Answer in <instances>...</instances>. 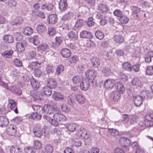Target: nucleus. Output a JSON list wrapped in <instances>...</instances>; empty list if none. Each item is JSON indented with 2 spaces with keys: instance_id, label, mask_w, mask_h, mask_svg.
Here are the masks:
<instances>
[{
  "instance_id": "obj_62",
  "label": "nucleus",
  "mask_w": 153,
  "mask_h": 153,
  "mask_svg": "<svg viewBox=\"0 0 153 153\" xmlns=\"http://www.w3.org/2000/svg\"><path fill=\"white\" fill-rule=\"evenodd\" d=\"M62 37H56L55 38V42L54 43L56 46H59L61 43L62 42Z\"/></svg>"
},
{
  "instance_id": "obj_63",
  "label": "nucleus",
  "mask_w": 153,
  "mask_h": 153,
  "mask_svg": "<svg viewBox=\"0 0 153 153\" xmlns=\"http://www.w3.org/2000/svg\"><path fill=\"white\" fill-rule=\"evenodd\" d=\"M84 23V21L83 19H79L76 21L75 26L77 27H81L83 25Z\"/></svg>"
},
{
  "instance_id": "obj_24",
  "label": "nucleus",
  "mask_w": 153,
  "mask_h": 153,
  "mask_svg": "<svg viewBox=\"0 0 153 153\" xmlns=\"http://www.w3.org/2000/svg\"><path fill=\"white\" fill-rule=\"evenodd\" d=\"M61 53L63 57L65 58H68L70 56L71 52L69 49L64 48L61 51Z\"/></svg>"
},
{
  "instance_id": "obj_47",
  "label": "nucleus",
  "mask_w": 153,
  "mask_h": 153,
  "mask_svg": "<svg viewBox=\"0 0 153 153\" xmlns=\"http://www.w3.org/2000/svg\"><path fill=\"white\" fill-rule=\"evenodd\" d=\"M95 34L96 38L100 40L102 39L104 37L103 33L99 30L96 31Z\"/></svg>"
},
{
  "instance_id": "obj_33",
  "label": "nucleus",
  "mask_w": 153,
  "mask_h": 153,
  "mask_svg": "<svg viewBox=\"0 0 153 153\" xmlns=\"http://www.w3.org/2000/svg\"><path fill=\"white\" fill-rule=\"evenodd\" d=\"M140 95H142L143 98H146V99H151L152 96L150 93H149L148 91H142L140 93Z\"/></svg>"
},
{
  "instance_id": "obj_25",
  "label": "nucleus",
  "mask_w": 153,
  "mask_h": 153,
  "mask_svg": "<svg viewBox=\"0 0 153 153\" xmlns=\"http://www.w3.org/2000/svg\"><path fill=\"white\" fill-rule=\"evenodd\" d=\"M40 65V63L38 62H33L29 64L27 68L29 69V70L31 71L33 69H35L37 68Z\"/></svg>"
},
{
  "instance_id": "obj_17",
  "label": "nucleus",
  "mask_w": 153,
  "mask_h": 153,
  "mask_svg": "<svg viewBox=\"0 0 153 153\" xmlns=\"http://www.w3.org/2000/svg\"><path fill=\"white\" fill-rule=\"evenodd\" d=\"M35 49L33 48L29 50L27 54V58L28 59H31L34 58L36 56Z\"/></svg>"
},
{
  "instance_id": "obj_29",
  "label": "nucleus",
  "mask_w": 153,
  "mask_h": 153,
  "mask_svg": "<svg viewBox=\"0 0 153 153\" xmlns=\"http://www.w3.org/2000/svg\"><path fill=\"white\" fill-rule=\"evenodd\" d=\"M68 36L70 39L74 41L77 40L78 38V33L76 32L70 31L68 34Z\"/></svg>"
},
{
  "instance_id": "obj_13",
  "label": "nucleus",
  "mask_w": 153,
  "mask_h": 153,
  "mask_svg": "<svg viewBox=\"0 0 153 153\" xmlns=\"http://www.w3.org/2000/svg\"><path fill=\"white\" fill-rule=\"evenodd\" d=\"M68 6L66 0H60L59 4V8L61 11L66 10Z\"/></svg>"
},
{
  "instance_id": "obj_56",
  "label": "nucleus",
  "mask_w": 153,
  "mask_h": 153,
  "mask_svg": "<svg viewBox=\"0 0 153 153\" xmlns=\"http://www.w3.org/2000/svg\"><path fill=\"white\" fill-rule=\"evenodd\" d=\"M7 3L8 6L11 7H15L17 4V1L15 0H9Z\"/></svg>"
},
{
  "instance_id": "obj_41",
  "label": "nucleus",
  "mask_w": 153,
  "mask_h": 153,
  "mask_svg": "<svg viewBox=\"0 0 153 153\" xmlns=\"http://www.w3.org/2000/svg\"><path fill=\"white\" fill-rule=\"evenodd\" d=\"M102 73L105 76H109L111 74V70L108 67L104 68L102 70Z\"/></svg>"
},
{
  "instance_id": "obj_5",
  "label": "nucleus",
  "mask_w": 153,
  "mask_h": 153,
  "mask_svg": "<svg viewBox=\"0 0 153 153\" xmlns=\"http://www.w3.org/2000/svg\"><path fill=\"white\" fill-rule=\"evenodd\" d=\"M115 80L113 79L106 80L104 82V85L106 89H112L115 84Z\"/></svg>"
},
{
  "instance_id": "obj_28",
  "label": "nucleus",
  "mask_w": 153,
  "mask_h": 153,
  "mask_svg": "<svg viewBox=\"0 0 153 153\" xmlns=\"http://www.w3.org/2000/svg\"><path fill=\"white\" fill-rule=\"evenodd\" d=\"M131 83L132 85H136L140 87H142L143 85V83L139 79L137 78H134L131 81Z\"/></svg>"
},
{
  "instance_id": "obj_2",
  "label": "nucleus",
  "mask_w": 153,
  "mask_h": 153,
  "mask_svg": "<svg viewBox=\"0 0 153 153\" xmlns=\"http://www.w3.org/2000/svg\"><path fill=\"white\" fill-rule=\"evenodd\" d=\"M44 108L45 110V112L48 114H54L56 112L58 111L56 107H54L52 105H45L44 106Z\"/></svg>"
},
{
  "instance_id": "obj_52",
  "label": "nucleus",
  "mask_w": 153,
  "mask_h": 153,
  "mask_svg": "<svg viewBox=\"0 0 153 153\" xmlns=\"http://www.w3.org/2000/svg\"><path fill=\"white\" fill-rule=\"evenodd\" d=\"M16 49L19 52H22L25 50L24 45L21 43H17L16 45Z\"/></svg>"
},
{
  "instance_id": "obj_37",
  "label": "nucleus",
  "mask_w": 153,
  "mask_h": 153,
  "mask_svg": "<svg viewBox=\"0 0 153 153\" xmlns=\"http://www.w3.org/2000/svg\"><path fill=\"white\" fill-rule=\"evenodd\" d=\"M23 21V19L21 17H16L11 22V24L14 25H19Z\"/></svg>"
},
{
  "instance_id": "obj_39",
  "label": "nucleus",
  "mask_w": 153,
  "mask_h": 153,
  "mask_svg": "<svg viewBox=\"0 0 153 153\" xmlns=\"http://www.w3.org/2000/svg\"><path fill=\"white\" fill-rule=\"evenodd\" d=\"M153 57V51H151L147 53L146 56L144 57L146 62H149L152 60V57Z\"/></svg>"
},
{
  "instance_id": "obj_51",
  "label": "nucleus",
  "mask_w": 153,
  "mask_h": 153,
  "mask_svg": "<svg viewBox=\"0 0 153 153\" xmlns=\"http://www.w3.org/2000/svg\"><path fill=\"white\" fill-rule=\"evenodd\" d=\"M10 153H22L21 149L19 148H16L14 146L10 147Z\"/></svg>"
},
{
  "instance_id": "obj_30",
  "label": "nucleus",
  "mask_w": 153,
  "mask_h": 153,
  "mask_svg": "<svg viewBox=\"0 0 153 153\" xmlns=\"http://www.w3.org/2000/svg\"><path fill=\"white\" fill-rule=\"evenodd\" d=\"M53 5L51 3H48L47 4H43L41 7V9L42 10L46 9L48 11H51L53 8Z\"/></svg>"
},
{
  "instance_id": "obj_11",
  "label": "nucleus",
  "mask_w": 153,
  "mask_h": 153,
  "mask_svg": "<svg viewBox=\"0 0 153 153\" xmlns=\"http://www.w3.org/2000/svg\"><path fill=\"white\" fill-rule=\"evenodd\" d=\"M91 62L92 66L94 68H97L100 65V61L98 58L94 56L91 58Z\"/></svg>"
},
{
  "instance_id": "obj_38",
  "label": "nucleus",
  "mask_w": 153,
  "mask_h": 153,
  "mask_svg": "<svg viewBox=\"0 0 153 153\" xmlns=\"http://www.w3.org/2000/svg\"><path fill=\"white\" fill-rule=\"evenodd\" d=\"M22 30L26 36H29L33 32V29L29 27L23 28Z\"/></svg>"
},
{
  "instance_id": "obj_19",
  "label": "nucleus",
  "mask_w": 153,
  "mask_h": 153,
  "mask_svg": "<svg viewBox=\"0 0 153 153\" xmlns=\"http://www.w3.org/2000/svg\"><path fill=\"white\" fill-rule=\"evenodd\" d=\"M58 18L57 16L55 14L50 15L47 19L49 23L52 24H55L57 22Z\"/></svg>"
},
{
  "instance_id": "obj_15",
  "label": "nucleus",
  "mask_w": 153,
  "mask_h": 153,
  "mask_svg": "<svg viewBox=\"0 0 153 153\" xmlns=\"http://www.w3.org/2000/svg\"><path fill=\"white\" fill-rule=\"evenodd\" d=\"M115 87L117 90L121 94H123L125 91V89L123 84L120 82H117L116 83Z\"/></svg>"
},
{
  "instance_id": "obj_57",
  "label": "nucleus",
  "mask_w": 153,
  "mask_h": 153,
  "mask_svg": "<svg viewBox=\"0 0 153 153\" xmlns=\"http://www.w3.org/2000/svg\"><path fill=\"white\" fill-rule=\"evenodd\" d=\"M118 20L121 23L125 24L128 23L129 19L127 17L123 15Z\"/></svg>"
},
{
  "instance_id": "obj_42",
  "label": "nucleus",
  "mask_w": 153,
  "mask_h": 153,
  "mask_svg": "<svg viewBox=\"0 0 153 153\" xmlns=\"http://www.w3.org/2000/svg\"><path fill=\"white\" fill-rule=\"evenodd\" d=\"M29 41L33 43L34 45L36 46L39 45V43L38 36L37 35L34 36L32 37L29 39Z\"/></svg>"
},
{
  "instance_id": "obj_36",
  "label": "nucleus",
  "mask_w": 153,
  "mask_h": 153,
  "mask_svg": "<svg viewBox=\"0 0 153 153\" xmlns=\"http://www.w3.org/2000/svg\"><path fill=\"white\" fill-rule=\"evenodd\" d=\"M145 120L140 123V125L142 126H149L151 125V123H152V121L146 118V115L145 116Z\"/></svg>"
},
{
  "instance_id": "obj_14",
  "label": "nucleus",
  "mask_w": 153,
  "mask_h": 153,
  "mask_svg": "<svg viewBox=\"0 0 153 153\" xmlns=\"http://www.w3.org/2000/svg\"><path fill=\"white\" fill-rule=\"evenodd\" d=\"M131 10V14L134 16V19H136L138 17V14L140 13V9L137 7L135 6H132L130 7Z\"/></svg>"
},
{
  "instance_id": "obj_45",
  "label": "nucleus",
  "mask_w": 153,
  "mask_h": 153,
  "mask_svg": "<svg viewBox=\"0 0 153 153\" xmlns=\"http://www.w3.org/2000/svg\"><path fill=\"white\" fill-rule=\"evenodd\" d=\"M31 118L36 120H40L42 117L41 114H38L36 112L32 113L30 116Z\"/></svg>"
},
{
  "instance_id": "obj_34",
  "label": "nucleus",
  "mask_w": 153,
  "mask_h": 153,
  "mask_svg": "<svg viewBox=\"0 0 153 153\" xmlns=\"http://www.w3.org/2000/svg\"><path fill=\"white\" fill-rule=\"evenodd\" d=\"M13 51L12 50L6 51L1 53V56L5 58H10L11 57Z\"/></svg>"
},
{
  "instance_id": "obj_12",
  "label": "nucleus",
  "mask_w": 153,
  "mask_h": 153,
  "mask_svg": "<svg viewBox=\"0 0 153 153\" xmlns=\"http://www.w3.org/2000/svg\"><path fill=\"white\" fill-rule=\"evenodd\" d=\"M80 37L85 39H91L93 37L91 33L86 30L81 31L79 34Z\"/></svg>"
},
{
  "instance_id": "obj_50",
  "label": "nucleus",
  "mask_w": 153,
  "mask_h": 153,
  "mask_svg": "<svg viewBox=\"0 0 153 153\" xmlns=\"http://www.w3.org/2000/svg\"><path fill=\"white\" fill-rule=\"evenodd\" d=\"M46 70L47 73L50 76H49L52 77L54 72L53 67L50 65H47Z\"/></svg>"
},
{
  "instance_id": "obj_31",
  "label": "nucleus",
  "mask_w": 153,
  "mask_h": 153,
  "mask_svg": "<svg viewBox=\"0 0 153 153\" xmlns=\"http://www.w3.org/2000/svg\"><path fill=\"white\" fill-rule=\"evenodd\" d=\"M3 39L4 41L7 43H11L14 41L13 36L10 35H6L4 36Z\"/></svg>"
},
{
  "instance_id": "obj_27",
  "label": "nucleus",
  "mask_w": 153,
  "mask_h": 153,
  "mask_svg": "<svg viewBox=\"0 0 153 153\" xmlns=\"http://www.w3.org/2000/svg\"><path fill=\"white\" fill-rule=\"evenodd\" d=\"M36 30L39 33H43L46 31V26L43 24H38L37 25Z\"/></svg>"
},
{
  "instance_id": "obj_7",
  "label": "nucleus",
  "mask_w": 153,
  "mask_h": 153,
  "mask_svg": "<svg viewBox=\"0 0 153 153\" xmlns=\"http://www.w3.org/2000/svg\"><path fill=\"white\" fill-rule=\"evenodd\" d=\"M53 118H55L59 122L66 120L67 119L65 115L59 112L58 110L53 115Z\"/></svg>"
},
{
  "instance_id": "obj_61",
  "label": "nucleus",
  "mask_w": 153,
  "mask_h": 153,
  "mask_svg": "<svg viewBox=\"0 0 153 153\" xmlns=\"http://www.w3.org/2000/svg\"><path fill=\"white\" fill-rule=\"evenodd\" d=\"M13 63L15 66L20 67L22 66V61H21L18 59H15L14 60Z\"/></svg>"
},
{
  "instance_id": "obj_4",
  "label": "nucleus",
  "mask_w": 153,
  "mask_h": 153,
  "mask_svg": "<svg viewBox=\"0 0 153 153\" xmlns=\"http://www.w3.org/2000/svg\"><path fill=\"white\" fill-rule=\"evenodd\" d=\"M90 82L88 79L82 80L80 84L81 89L83 91H86L88 89L90 86Z\"/></svg>"
},
{
  "instance_id": "obj_22",
  "label": "nucleus",
  "mask_w": 153,
  "mask_h": 153,
  "mask_svg": "<svg viewBox=\"0 0 153 153\" xmlns=\"http://www.w3.org/2000/svg\"><path fill=\"white\" fill-rule=\"evenodd\" d=\"M73 12L71 11L68 12L64 15L61 19L63 21L70 20L73 17Z\"/></svg>"
},
{
  "instance_id": "obj_43",
  "label": "nucleus",
  "mask_w": 153,
  "mask_h": 153,
  "mask_svg": "<svg viewBox=\"0 0 153 153\" xmlns=\"http://www.w3.org/2000/svg\"><path fill=\"white\" fill-rule=\"evenodd\" d=\"M76 98L77 101L79 103L83 104L85 102V97L79 94L76 95Z\"/></svg>"
},
{
  "instance_id": "obj_40",
  "label": "nucleus",
  "mask_w": 153,
  "mask_h": 153,
  "mask_svg": "<svg viewBox=\"0 0 153 153\" xmlns=\"http://www.w3.org/2000/svg\"><path fill=\"white\" fill-rule=\"evenodd\" d=\"M51 88L48 85L42 88V91L46 95H50L52 92Z\"/></svg>"
},
{
  "instance_id": "obj_10",
  "label": "nucleus",
  "mask_w": 153,
  "mask_h": 153,
  "mask_svg": "<svg viewBox=\"0 0 153 153\" xmlns=\"http://www.w3.org/2000/svg\"><path fill=\"white\" fill-rule=\"evenodd\" d=\"M7 87V89L13 93L17 95H20L22 94V91L19 88L13 86L11 85Z\"/></svg>"
},
{
  "instance_id": "obj_46",
  "label": "nucleus",
  "mask_w": 153,
  "mask_h": 153,
  "mask_svg": "<svg viewBox=\"0 0 153 153\" xmlns=\"http://www.w3.org/2000/svg\"><path fill=\"white\" fill-rule=\"evenodd\" d=\"M146 74L148 75L153 74V64L147 67L146 69Z\"/></svg>"
},
{
  "instance_id": "obj_59",
  "label": "nucleus",
  "mask_w": 153,
  "mask_h": 153,
  "mask_svg": "<svg viewBox=\"0 0 153 153\" xmlns=\"http://www.w3.org/2000/svg\"><path fill=\"white\" fill-rule=\"evenodd\" d=\"M95 22L93 21V19L92 17H89L88 19V20L86 22V24L88 26L91 27L94 26Z\"/></svg>"
},
{
  "instance_id": "obj_32",
  "label": "nucleus",
  "mask_w": 153,
  "mask_h": 153,
  "mask_svg": "<svg viewBox=\"0 0 153 153\" xmlns=\"http://www.w3.org/2000/svg\"><path fill=\"white\" fill-rule=\"evenodd\" d=\"M123 69L128 71H131L132 70V66L128 62H125L122 64Z\"/></svg>"
},
{
  "instance_id": "obj_58",
  "label": "nucleus",
  "mask_w": 153,
  "mask_h": 153,
  "mask_svg": "<svg viewBox=\"0 0 153 153\" xmlns=\"http://www.w3.org/2000/svg\"><path fill=\"white\" fill-rule=\"evenodd\" d=\"M74 98L75 97L71 95H70L67 99L68 103L70 105H73L75 102Z\"/></svg>"
},
{
  "instance_id": "obj_54",
  "label": "nucleus",
  "mask_w": 153,
  "mask_h": 153,
  "mask_svg": "<svg viewBox=\"0 0 153 153\" xmlns=\"http://www.w3.org/2000/svg\"><path fill=\"white\" fill-rule=\"evenodd\" d=\"M82 77L77 75L74 76L72 78V81L74 83L77 84L82 81Z\"/></svg>"
},
{
  "instance_id": "obj_16",
  "label": "nucleus",
  "mask_w": 153,
  "mask_h": 153,
  "mask_svg": "<svg viewBox=\"0 0 153 153\" xmlns=\"http://www.w3.org/2000/svg\"><path fill=\"white\" fill-rule=\"evenodd\" d=\"M32 108H33L34 111L36 113L41 114L44 113L45 111V109L42 107L37 105H31Z\"/></svg>"
},
{
  "instance_id": "obj_44",
  "label": "nucleus",
  "mask_w": 153,
  "mask_h": 153,
  "mask_svg": "<svg viewBox=\"0 0 153 153\" xmlns=\"http://www.w3.org/2000/svg\"><path fill=\"white\" fill-rule=\"evenodd\" d=\"M98 10L102 12H106L108 10V7L105 4H100L98 6Z\"/></svg>"
},
{
  "instance_id": "obj_49",
  "label": "nucleus",
  "mask_w": 153,
  "mask_h": 153,
  "mask_svg": "<svg viewBox=\"0 0 153 153\" xmlns=\"http://www.w3.org/2000/svg\"><path fill=\"white\" fill-rule=\"evenodd\" d=\"M42 147L41 143L37 140H34V141L33 148L35 150L39 149Z\"/></svg>"
},
{
  "instance_id": "obj_18",
  "label": "nucleus",
  "mask_w": 153,
  "mask_h": 153,
  "mask_svg": "<svg viewBox=\"0 0 153 153\" xmlns=\"http://www.w3.org/2000/svg\"><path fill=\"white\" fill-rule=\"evenodd\" d=\"M47 82L48 86L51 88L54 89L57 87V83L55 79L50 78Z\"/></svg>"
},
{
  "instance_id": "obj_20",
  "label": "nucleus",
  "mask_w": 153,
  "mask_h": 153,
  "mask_svg": "<svg viewBox=\"0 0 153 153\" xmlns=\"http://www.w3.org/2000/svg\"><path fill=\"white\" fill-rule=\"evenodd\" d=\"M53 99L56 100H63L64 99V96L61 93L54 92L52 95Z\"/></svg>"
},
{
  "instance_id": "obj_48",
  "label": "nucleus",
  "mask_w": 153,
  "mask_h": 153,
  "mask_svg": "<svg viewBox=\"0 0 153 153\" xmlns=\"http://www.w3.org/2000/svg\"><path fill=\"white\" fill-rule=\"evenodd\" d=\"M64 69V67L62 65H58L56 69V74L58 76L63 71Z\"/></svg>"
},
{
  "instance_id": "obj_35",
  "label": "nucleus",
  "mask_w": 153,
  "mask_h": 153,
  "mask_svg": "<svg viewBox=\"0 0 153 153\" xmlns=\"http://www.w3.org/2000/svg\"><path fill=\"white\" fill-rule=\"evenodd\" d=\"M114 41L117 44H120L123 42L124 39L123 37L121 35H117L114 37Z\"/></svg>"
},
{
  "instance_id": "obj_9",
  "label": "nucleus",
  "mask_w": 153,
  "mask_h": 153,
  "mask_svg": "<svg viewBox=\"0 0 153 153\" xmlns=\"http://www.w3.org/2000/svg\"><path fill=\"white\" fill-rule=\"evenodd\" d=\"M121 94L117 91H113L111 93L110 97L114 101H117L120 99Z\"/></svg>"
},
{
  "instance_id": "obj_6",
  "label": "nucleus",
  "mask_w": 153,
  "mask_h": 153,
  "mask_svg": "<svg viewBox=\"0 0 153 153\" xmlns=\"http://www.w3.org/2000/svg\"><path fill=\"white\" fill-rule=\"evenodd\" d=\"M143 99L142 96L141 95L136 96L134 99L135 105L137 107L140 106L143 103Z\"/></svg>"
},
{
  "instance_id": "obj_8",
  "label": "nucleus",
  "mask_w": 153,
  "mask_h": 153,
  "mask_svg": "<svg viewBox=\"0 0 153 153\" xmlns=\"http://www.w3.org/2000/svg\"><path fill=\"white\" fill-rule=\"evenodd\" d=\"M33 133H37V134H47L49 133L48 128H42L41 129L39 127L35 126L33 129Z\"/></svg>"
},
{
  "instance_id": "obj_3",
  "label": "nucleus",
  "mask_w": 153,
  "mask_h": 153,
  "mask_svg": "<svg viewBox=\"0 0 153 153\" xmlns=\"http://www.w3.org/2000/svg\"><path fill=\"white\" fill-rule=\"evenodd\" d=\"M119 141L120 143L123 146L124 149H125L126 148V150H129V146L131 143V141L129 139L125 137H121L119 139Z\"/></svg>"
},
{
  "instance_id": "obj_26",
  "label": "nucleus",
  "mask_w": 153,
  "mask_h": 153,
  "mask_svg": "<svg viewBox=\"0 0 153 153\" xmlns=\"http://www.w3.org/2000/svg\"><path fill=\"white\" fill-rule=\"evenodd\" d=\"M30 94L34 98V99L36 100H41L43 99L42 95L40 92H37L35 93L32 92L30 93Z\"/></svg>"
},
{
  "instance_id": "obj_60",
  "label": "nucleus",
  "mask_w": 153,
  "mask_h": 153,
  "mask_svg": "<svg viewBox=\"0 0 153 153\" xmlns=\"http://www.w3.org/2000/svg\"><path fill=\"white\" fill-rule=\"evenodd\" d=\"M76 127V125L75 124L72 123L69 124L66 128L69 131L73 132L75 130Z\"/></svg>"
},
{
  "instance_id": "obj_53",
  "label": "nucleus",
  "mask_w": 153,
  "mask_h": 153,
  "mask_svg": "<svg viewBox=\"0 0 153 153\" xmlns=\"http://www.w3.org/2000/svg\"><path fill=\"white\" fill-rule=\"evenodd\" d=\"M45 151L47 153H52L53 151V148L52 146L49 144H47L44 147Z\"/></svg>"
},
{
  "instance_id": "obj_55",
  "label": "nucleus",
  "mask_w": 153,
  "mask_h": 153,
  "mask_svg": "<svg viewBox=\"0 0 153 153\" xmlns=\"http://www.w3.org/2000/svg\"><path fill=\"white\" fill-rule=\"evenodd\" d=\"M113 13L118 20L123 15L122 12L118 9L115 10L114 11Z\"/></svg>"
},
{
  "instance_id": "obj_1",
  "label": "nucleus",
  "mask_w": 153,
  "mask_h": 153,
  "mask_svg": "<svg viewBox=\"0 0 153 153\" xmlns=\"http://www.w3.org/2000/svg\"><path fill=\"white\" fill-rule=\"evenodd\" d=\"M85 74L87 78V79L89 80L91 83L93 82V80L97 76V72L94 70L88 69L86 72Z\"/></svg>"
},
{
  "instance_id": "obj_21",
  "label": "nucleus",
  "mask_w": 153,
  "mask_h": 153,
  "mask_svg": "<svg viewBox=\"0 0 153 153\" xmlns=\"http://www.w3.org/2000/svg\"><path fill=\"white\" fill-rule=\"evenodd\" d=\"M9 123L8 120L4 116L0 117V126L1 127H5Z\"/></svg>"
},
{
  "instance_id": "obj_64",
  "label": "nucleus",
  "mask_w": 153,
  "mask_h": 153,
  "mask_svg": "<svg viewBox=\"0 0 153 153\" xmlns=\"http://www.w3.org/2000/svg\"><path fill=\"white\" fill-rule=\"evenodd\" d=\"M61 109L63 111L66 113H68L70 111V108L65 104H63L62 105Z\"/></svg>"
},
{
  "instance_id": "obj_23",
  "label": "nucleus",
  "mask_w": 153,
  "mask_h": 153,
  "mask_svg": "<svg viewBox=\"0 0 153 153\" xmlns=\"http://www.w3.org/2000/svg\"><path fill=\"white\" fill-rule=\"evenodd\" d=\"M30 84L32 88L35 89H38L40 86L39 82L33 78H32L30 79Z\"/></svg>"
}]
</instances>
